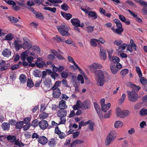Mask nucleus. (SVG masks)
<instances>
[{
	"mask_svg": "<svg viewBox=\"0 0 147 147\" xmlns=\"http://www.w3.org/2000/svg\"><path fill=\"white\" fill-rule=\"evenodd\" d=\"M106 71H102L101 70H98L95 71V75L96 80L98 85L102 86L105 82L104 74H106Z\"/></svg>",
	"mask_w": 147,
	"mask_h": 147,
	"instance_id": "obj_1",
	"label": "nucleus"
},
{
	"mask_svg": "<svg viewBox=\"0 0 147 147\" xmlns=\"http://www.w3.org/2000/svg\"><path fill=\"white\" fill-rule=\"evenodd\" d=\"M57 28L62 36H67L70 35L69 33L68 32L69 28L67 26L61 25L58 26Z\"/></svg>",
	"mask_w": 147,
	"mask_h": 147,
	"instance_id": "obj_2",
	"label": "nucleus"
},
{
	"mask_svg": "<svg viewBox=\"0 0 147 147\" xmlns=\"http://www.w3.org/2000/svg\"><path fill=\"white\" fill-rule=\"evenodd\" d=\"M7 140L12 143L14 142V144L19 146H24V144L20 142L19 139L16 140L15 136L9 135L6 137Z\"/></svg>",
	"mask_w": 147,
	"mask_h": 147,
	"instance_id": "obj_3",
	"label": "nucleus"
},
{
	"mask_svg": "<svg viewBox=\"0 0 147 147\" xmlns=\"http://www.w3.org/2000/svg\"><path fill=\"white\" fill-rule=\"evenodd\" d=\"M129 100L131 102H135L138 99V95L134 90L131 91H127Z\"/></svg>",
	"mask_w": 147,
	"mask_h": 147,
	"instance_id": "obj_4",
	"label": "nucleus"
},
{
	"mask_svg": "<svg viewBox=\"0 0 147 147\" xmlns=\"http://www.w3.org/2000/svg\"><path fill=\"white\" fill-rule=\"evenodd\" d=\"M105 99L102 98L100 101V103L101 106V110L102 111L106 112L110 107L111 105L110 103H108L105 105Z\"/></svg>",
	"mask_w": 147,
	"mask_h": 147,
	"instance_id": "obj_5",
	"label": "nucleus"
},
{
	"mask_svg": "<svg viewBox=\"0 0 147 147\" xmlns=\"http://www.w3.org/2000/svg\"><path fill=\"white\" fill-rule=\"evenodd\" d=\"M117 28L115 29L113 27L111 28V29L114 33L116 34H121V33L123 32V28L122 27V25L121 26H116Z\"/></svg>",
	"mask_w": 147,
	"mask_h": 147,
	"instance_id": "obj_6",
	"label": "nucleus"
},
{
	"mask_svg": "<svg viewBox=\"0 0 147 147\" xmlns=\"http://www.w3.org/2000/svg\"><path fill=\"white\" fill-rule=\"evenodd\" d=\"M38 142L41 144L44 145L47 143L48 139L45 136H40L38 138Z\"/></svg>",
	"mask_w": 147,
	"mask_h": 147,
	"instance_id": "obj_7",
	"label": "nucleus"
},
{
	"mask_svg": "<svg viewBox=\"0 0 147 147\" xmlns=\"http://www.w3.org/2000/svg\"><path fill=\"white\" fill-rule=\"evenodd\" d=\"M23 44H20L21 47L23 48L24 49H30L32 47V45L31 44L29 43L27 41H26L24 38H23Z\"/></svg>",
	"mask_w": 147,
	"mask_h": 147,
	"instance_id": "obj_8",
	"label": "nucleus"
},
{
	"mask_svg": "<svg viewBox=\"0 0 147 147\" xmlns=\"http://www.w3.org/2000/svg\"><path fill=\"white\" fill-rule=\"evenodd\" d=\"M89 67L90 69L92 70L93 69H101L102 67V66L99 64L95 63L90 65L89 66Z\"/></svg>",
	"mask_w": 147,
	"mask_h": 147,
	"instance_id": "obj_9",
	"label": "nucleus"
},
{
	"mask_svg": "<svg viewBox=\"0 0 147 147\" xmlns=\"http://www.w3.org/2000/svg\"><path fill=\"white\" fill-rule=\"evenodd\" d=\"M99 55L101 59L104 60H105L107 59L106 50L102 48H100Z\"/></svg>",
	"mask_w": 147,
	"mask_h": 147,
	"instance_id": "obj_10",
	"label": "nucleus"
},
{
	"mask_svg": "<svg viewBox=\"0 0 147 147\" xmlns=\"http://www.w3.org/2000/svg\"><path fill=\"white\" fill-rule=\"evenodd\" d=\"M38 125L41 129H44L47 127L48 123L47 121L42 120L39 123Z\"/></svg>",
	"mask_w": 147,
	"mask_h": 147,
	"instance_id": "obj_11",
	"label": "nucleus"
},
{
	"mask_svg": "<svg viewBox=\"0 0 147 147\" xmlns=\"http://www.w3.org/2000/svg\"><path fill=\"white\" fill-rule=\"evenodd\" d=\"M52 90H53V97L54 98H57L60 96L61 94V92L59 88H56V89Z\"/></svg>",
	"mask_w": 147,
	"mask_h": 147,
	"instance_id": "obj_12",
	"label": "nucleus"
},
{
	"mask_svg": "<svg viewBox=\"0 0 147 147\" xmlns=\"http://www.w3.org/2000/svg\"><path fill=\"white\" fill-rule=\"evenodd\" d=\"M72 25L74 26H80V22L76 18L72 19L70 20Z\"/></svg>",
	"mask_w": 147,
	"mask_h": 147,
	"instance_id": "obj_13",
	"label": "nucleus"
},
{
	"mask_svg": "<svg viewBox=\"0 0 147 147\" xmlns=\"http://www.w3.org/2000/svg\"><path fill=\"white\" fill-rule=\"evenodd\" d=\"M94 105L95 109L97 112L99 117L101 118L103 117V115L100 113V109L99 105L97 104L96 102H95L94 103Z\"/></svg>",
	"mask_w": 147,
	"mask_h": 147,
	"instance_id": "obj_14",
	"label": "nucleus"
},
{
	"mask_svg": "<svg viewBox=\"0 0 147 147\" xmlns=\"http://www.w3.org/2000/svg\"><path fill=\"white\" fill-rule=\"evenodd\" d=\"M67 112L66 111L63 109H60L57 112V114L59 117H64L66 116Z\"/></svg>",
	"mask_w": 147,
	"mask_h": 147,
	"instance_id": "obj_15",
	"label": "nucleus"
},
{
	"mask_svg": "<svg viewBox=\"0 0 147 147\" xmlns=\"http://www.w3.org/2000/svg\"><path fill=\"white\" fill-rule=\"evenodd\" d=\"M2 53L4 57H8L11 55V51L9 49H5L2 51Z\"/></svg>",
	"mask_w": 147,
	"mask_h": 147,
	"instance_id": "obj_16",
	"label": "nucleus"
},
{
	"mask_svg": "<svg viewBox=\"0 0 147 147\" xmlns=\"http://www.w3.org/2000/svg\"><path fill=\"white\" fill-rule=\"evenodd\" d=\"M90 105V102L88 100H86L84 101L83 102H81L82 107L81 108L83 109H88L89 108Z\"/></svg>",
	"mask_w": 147,
	"mask_h": 147,
	"instance_id": "obj_17",
	"label": "nucleus"
},
{
	"mask_svg": "<svg viewBox=\"0 0 147 147\" xmlns=\"http://www.w3.org/2000/svg\"><path fill=\"white\" fill-rule=\"evenodd\" d=\"M109 60L112 63H116L120 61V59L118 57L115 56H113L109 58Z\"/></svg>",
	"mask_w": 147,
	"mask_h": 147,
	"instance_id": "obj_18",
	"label": "nucleus"
},
{
	"mask_svg": "<svg viewBox=\"0 0 147 147\" xmlns=\"http://www.w3.org/2000/svg\"><path fill=\"white\" fill-rule=\"evenodd\" d=\"M44 84L45 86L48 88H49L52 85L51 80L49 79H45Z\"/></svg>",
	"mask_w": 147,
	"mask_h": 147,
	"instance_id": "obj_19",
	"label": "nucleus"
},
{
	"mask_svg": "<svg viewBox=\"0 0 147 147\" xmlns=\"http://www.w3.org/2000/svg\"><path fill=\"white\" fill-rule=\"evenodd\" d=\"M88 15L89 17H91L93 20H95L98 17L97 14L94 11H89Z\"/></svg>",
	"mask_w": 147,
	"mask_h": 147,
	"instance_id": "obj_20",
	"label": "nucleus"
},
{
	"mask_svg": "<svg viewBox=\"0 0 147 147\" xmlns=\"http://www.w3.org/2000/svg\"><path fill=\"white\" fill-rule=\"evenodd\" d=\"M59 108L61 109H64L67 108V106L66 104V102L63 100H62L59 102Z\"/></svg>",
	"mask_w": 147,
	"mask_h": 147,
	"instance_id": "obj_21",
	"label": "nucleus"
},
{
	"mask_svg": "<svg viewBox=\"0 0 147 147\" xmlns=\"http://www.w3.org/2000/svg\"><path fill=\"white\" fill-rule=\"evenodd\" d=\"M61 15L66 19L67 20H69L72 18V16L71 14L69 13H66L64 12L61 11Z\"/></svg>",
	"mask_w": 147,
	"mask_h": 147,
	"instance_id": "obj_22",
	"label": "nucleus"
},
{
	"mask_svg": "<svg viewBox=\"0 0 147 147\" xmlns=\"http://www.w3.org/2000/svg\"><path fill=\"white\" fill-rule=\"evenodd\" d=\"M115 139L111 137L110 136H109L108 135L107 136L106 141H105V144L107 146L109 145Z\"/></svg>",
	"mask_w": 147,
	"mask_h": 147,
	"instance_id": "obj_23",
	"label": "nucleus"
},
{
	"mask_svg": "<svg viewBox=\"0 0 147 147\" xmlns=\"http://www.w3.org/2000/svg\"><path fill=\"white\" fill-rule=\"evenodd\" d=\"M48 142V144L50 146H55L57 144L56 139L54 138L51 139Z\"/></svg>",
	"mask_w": 147,
	"mask_h": 147,
	"instance_id": "obj_24",
	"label": "nucleus"
},
{
	"mask_svg": "<svg viewBox=\"0 0 147 147\" xmlns=\"http://www.w3.org/2000/svg\"><path fill=\"white\" fill-rule=\"evenodd\" d=\"M28 53L29 51L28 50H26L22 53L20 56V58L22 60H25L26 58L28 56Z\"/></svg>",
	"mask_w": 147,
	"mask_h": 147,
	"instance_id": "obj_25",
	"label": "nucleus"
},
{
	"mask_svg": "<svg viewBox=\"0 0 147 147\" xmlns=\"http://www.w3.org/2000/svg\"><path fill=\"white\" fill-rule=\"evenodd\" d=\"M90 43L92 46L95 47L97 46V44L98 43V40L96 39H90Z\"/></svg>",
	"mask_w": 147,
	"mask_h": 147,
	"instance_id": "obj_26",
	"label": "nucleus"
},
{
	"mask_svg": "<svg viewBox=\"0 0 147 147\" xmlns=\"http://www.w3.org/2000/svg\"><path fill=\"white\" fill-rule=\"evenodd\" d=\"M2 128L4 130H7L9 129L10 124L7 122H4L2 124Z\"/></svg>",
	"mask_w": 147,
	"mask_h": 147,
	"instance_id": "obj_27",
	"label": "nucleus"
},
{
	"mask_svg": "<svg viewBox=\"0 0 147 147\" xmlns=\"http://www.w3.org/2000/svg\"><path fill=\"white\" fill-rule=\"evenodd\" d=\"M116 114L117 116L121 118H122L123 117V111L119 107L117 108L116 109Z\"/></svg>",
	"mask_w": 147,
	"mask_h": 147,
	"instance_id": "obj_28",
	"label": "nucleus"
},
{
	"mask_svg": "<svg viewBox=\"0 0 147 147\" xmlns=\"http://www.w3.org/2000/svg\"><path fill=\"white\" fill-rule=\"evenodd\" d=\"M81 102L80 100H78L76 104L73 106V108L74 110H77L80 108H81Z\"/></svg>",
	"mask_w": 147,
	"mask_h": 147,
	"instance_id": "obj_29",
	"label": "nucleus"
},
{
	"mask_svg": "<svg viewBox=\"0 0 147 147\" xmlns=\"http://www.w3.org/2000/svg\"><path fill=\"white\" fill-rule=\"evenodd\" d=\"M123 125V123L121 121H116L114 124V127L116 128L121 127Z\"/></svg>",
	"mask_w": 147,
	"mask_h": 147,
	"instance_id": "obj_30",
	"label": "nucleus"
},
{
	"mask_svg": "<svg viewBox=\"0 0 147 147\" xmlns=\"http://www.w3.org/2000/svg\"><path fill=\"white\" fill-rule=\"evenodd\" d=\"M19 79L20 82L22 83H25L26 81L27 78L25 75L22 74L20 76Z\"/></svg>",
	"mask_w": 147,
	"mask_h": 147,
	"instance_id": "obj_31",
	"label": "nucleus"
},
{
	"mask_svg": "<svg viewBox=\"0 0 147 147\" xmlns=\"http://www.w3.org/2000/svg\"><path fill=\"white\" fill-rule=\"evenodd\" d=\"M13 37L14 36L12 34L9 33L5 36V40L10 41L13 38Z\"/></svg>",
	"mask_w": 147,
	"mask_h": 147,
	"instance_id": "obj_32",
	"label": "nucleus"
},
{
	"mask_svg": "<svg viewBox=\"0 0 147 147\" xmlns=\"http://www.w3.org/2000/svg\"><path fill=\"white\" fill-rule=\"evenodd\" d=\"M34 86V84L31 79H28L27 82V86L30 88Z\"/></svg>",
	"mask_w": 147,
	"mask_h": 147,
	"instance_id": "obj_33",
	"label": "nucleus"
},
{
	"mask_svg": "<svg viewBox=\"0 0 147 147\" xmlns=\"http://www.w3.org/2000/svg\"><path fill=\"white\" fill-rule=\"evenodd\" d=\"M45 10H48L49 11L55 13L56 11V8L55 7H45L44 8Z\"/></svg>",
	"mask_w": 147,
	"mask_h": 147,
	"instance_id": "obj_34",
	"label": "nucleus"
},
{
	"mask_svg": "<svg viewBox=\"0 0 147 147\" xmlns=\"http://www.w3.org/2000/svg\"><path fill=\"white\" fill-rule=\"evenodd\" d=\"M9 20L12 23H15L18 22V20L16 18H14L11 16L8 17Z\"/></svg>",
	"mask_w": 147,
	"mask_h": 147,
	"instance_id": "obj_35",
	"label": "nucleus"
},
{
	"mask_svg": "<svg viewBox=\"0 0 147 147\" xmlns=\"http://www.w3.org/2000/svg\"><path fill=\"white\" fill-rule=\"evenodd\" d=\"M5 61H3L0 63V66L1 67V71H3L7 68V67L5 66Z\"/></svg>",
	"mask_w": 147,
	"mask_h": 147,
	"instance_id": "obj_36",
	"label": "nucleus"
},
{
	"mask_svg": "<svg viewBox=\"0 0 147 147\" xmlns=\"http://www.w3.org/2000/svg\"><path fill=\"white\" fill-rule=\"evenodd\" d=\"M139 114L142 116L147 115V109H142L139 111Z\"/></svg>",
	"mask_w": 147,
	"mask_h": 147,
	"instance_id": "obj_37",
	"label": "nucleus"
},
{
	"mask_svg": "<svg viewBox=\"0 0 147 147\" xmlns=\"http://www.w3.org/2000/svg\"><path fill=\"white\" fill-rule=\"evenodd\" d=\"M23 125V122L20 121L18 122L16 124V128L17 129H20L22 127Z\"/></svg>",
	"mask_w": 147,
	"mask_h": 147,
	"instance_id": "obj_38",
	"label": "nucleus"
},
{
	"mask_svg": "<svg viewBox=\"0 0 147 147\" xmlns=\"http://www.w3.org/2000/svg\"><path fill=\"white\" fill-rule=\"evenodd\" d=\"M61 82L60 81H57L55 83L54 85L51 88V89H55L58 88L59 87L60 85Z\"/></svg>",
	"mask_w": 147,
	"mask_h": 147,
	"instance_id": "obj_39",
	"label": "nucleus"
},
{
	"mask_svg": "<svg viewBox=\"0 0 147 147\" xmlns=\"http://www.w3.org/2000/svg\"><path fill=\"white\" fill-rule=\"evenodd\" d=\"M128 69H125L121 70L120 72V74L122 75V77L123 78L128 73Z\"/></svg>",
	"mask_w": 147,
	"mask_h": 147,
	"instance_id": "obj_40",
	"label": "nucleus"
},
{
	"mask_svg": "<svg viewBox=\"0 0 147 147\" xmlns=\"http://www.w3.org/2000/svg\"><path fill=\"white\" fill-rule=\"evenodd\" d=\"M110 69L112 73L114 74H116L118 71V69L115 68V65H113L110 66Z\"/></svg>",
	"mask_w": 147,
	"mask_h": 147,
	"instance_id": "obj_41",
	"label": "nucleus"
},
{
	"mask_svg": "<svg viewBox=\"0 0 147 147\" xmlns=\"http://www.w3.org/2000/svg\"><path fill=\"white\" fill-rule=\"evenodd\" d=\"M14 45L16 50L17 51H19L20 47H21V46L20 45L18 41L16 40L14 42Z\"/></svg>",
	"mask_w": 147,
	"mask_h": 147,
	"instance_id": "obj_42",
	"label": "nucleus"
},
{
	"mask_svg": "<svg viewBox=\"0 0 147 147\" xmlns=\"http://www.w3.org/2000/svg\"><path fill=\"white\" fill-rule=\"evenodd\" d=\"M108 135H109V136H110L114 139H115L116 137L117 134L115 131L114 130H112L111 131Z\"/></svg>",
	"mask_w": 147,
	"mask_h": 147,
	"instance_id": "obj_43",
	"label": "nucleus"
},
{
	"mask_svg": "<svg viewBox=\"0 0 147 147\" xmlns=\"http://www.w3.org/2000/svg\"><path fill=\"white\" fill-rule=\"evenodd\" d=\"M32 49L37 54H39L40 53V48L36 45L34 46Z\"/></svg>",
	"mask_w": 147,
	"mask_h": 147,
	"instance_id": "obj_44",
	"label": "nucleus"
},
{
	"mask_svg": "<svg viewBox=\"0 0 147 147\" xmlns=\"http://www.w3.org/2000/svg\"><path fill=\"white\" fill-rule=\"evenodd\" d=\"M12 8L14 11H17L20 10L21 9V7L17 5L16 3H15V4L12 6Z\"/></svg>",
	"mask_w": 147,
	"mask_h": 147,
	"instance_id": "obj_45",
	"label": "nucleus"
},
{
	"mask_svg": "<svg viewBox=\"0 0 147 147\" xmlns=\"http://www.w3.org/2000/svg\"><path fill=\"white\" fill-rule=\"evenodd\" d=\"M129 45L132 46V47H133V49L135 50V51L136 50V44L134 43V41L133 40L131 39L130 40V42Z\"/></svg>",
	"mask_w": 147,
	"mask_h": 147,
	"instance_id": "obj_46",
	"label": "nucleus"
},
{
	"mask_svg": "<svg viewBox=\"0 0 147 147\" xmlns=\"http://www.w3.org/2000/svg\"><path fill=\"white\" fill-rule=\"evenodd\" d=\"M48 114L45 112L43 113L40 115L39 116L41 119H45L48 117Z\"/></svg>",
	"mask_w": 147,
	"mask_h": 147,
	"instance_id": "obj_47",
	"label": "nucleus"
},
{
	"mask_svg": "<svg viewBox=\"0 0 147 147\" xmlns=\"http://www.w3.org/2000/svg\"><path fill=\"white\" fill-rule=\"evenodd\" d=\"M36 65L39 67H42L46 65L45 62L44 61H41L36 63Z\"/></svg>",
	"mask_w": 147,
	"mask_h": 147,
	"instance_id": "obj_48",
	"label": "nucleus"
},
{
	"mask_svg": "<svg viewBox=\"0 0 147 147\" xmlns=\"http://www.w3.org/2000/svg\"><path fill=\"white\" fill-rule=\"evenodd\" d=\"M50 76L52 79L55 80L56 78L59 77V75L56 72H54L53 73H52V74L50 75Z\"/></svg>",
	"mask_w": 147,
	"mask_h": 147,
	"instance_id": "obj_49",
	"label": "nucleus"
},
{
	"mask_svg": "<svg viewBox=\"0 0 147 147\" xmlns=\"http://www.w3.org/2000/svg\"><path fill=\"white\" fill-rule=\"evenodd\" d=\"M61 75L62 78L66 79L68 77L69 74L67 72L63 71L61 73Z\"/></svg>",
	"mask_w": 147,
	"mask_h": 147,
	"instance_id": "obj_50",
	"label": "nucleus"
},
{
	"mask_svg": "<svg viewBox=\"0 0 147 147\" xmlns=\"http://www.w3.org/2000/svg\"><path fill=\"white\" fill-rule=\"evenodd\" d=\"M123 43L122 41L121 40H116L113 42V43L117 46H119Z\"/></svg>",
	"mask_w": 147,
	"mask_h": 147,
	"instance_id": "obj_51",
	"label": "nucleus"
},
{
	"mask_svg": "<svg viewBox=\"0 0 147 147\" xmlns=\"http://www.w3.org/2000/svg\"><path fill=\"white\" fill-rule=\"evenodd\" d=\"M136 70L139 77L141 78L142 77V74L140 67H136Z\"/></svg>",
	"mask_w": 147,
	"mask_h": 147,
	"instance_id": "obj_52",
	"label": "nucleus"
},
{
	"mask_svg": "<svg viewBox=\"0 0 147 147\" xmlns=\"http://www.w3.org/2000/svg\"><path fill=\"white\" fill-rule=\"evenodd\" d=\"M127 44L125 43L121 44L119 47L118 49H120L121 50H124L125 49L126 47H127Z\"/></svg>",
	"mask_w": 147,
	"mask_h": 147,
	"instance_id": "obj_53",
	"label": "nucleus"
},
{
	"mask_svg": "<svg viewBox=\"0 0 147 147\" xmlns=\"http://www.w3.org/2000/svg\"><path fill=\"white\" fill-rule=\"evenodd\" d=\"M94 27L93 26H88L86 28V30L89 33H92L94 30Z\"/></svg>",
	"mask_w": 147,
	"mask_h": 147,
	"instance_id": "obj_54",
	"label": "nucleus"
},
{
	"mask_svg": "<svg viewBox=\"0 0 147 147\" xmlns=\"http://www.w3.org/2000/svg\"><path fill=\"white\" fill-rule=\"evenodd\" d=\"M90 121L91 120H89L86 122H84L83 121H82L79 123V124H80L81 126H83L88 125L90 123Z\"/></svg>",
	"mask_w": 147,
	"mask_h": 147,
	"instance_id": "obj_55",
	"label": "nucleus"
},
{
	"mask_svg": "<svg viewBox=\"0 0 147 147\" xmlns=\"http://www.w3.org/2000/svg\"><path fill=\"white\" fill-rule=\"evenodd\" d=\"M129 114V112L128 110H125L124 111H123V115L122 116L123 117H122L123 118H124L125 117L128 116Z\"/></svg>",
	"mask_w": 147,
	"mask_h": 147,
	"instance_id": "obj_56",
	"label": "nucleus"
},
{
	"mask_svg": "<svg viewBox=\"0 0 147 147\" xmlns=\"http://www.w3.org/2000/svg\"><path fill=\"white\" fill-rule=\"evenodd\" d=\"M35 15L37 18L42 20L43 19L44 17L41 13H36Z\"/></svg>",
	"mask_w": 147,
	"mask_h": 147,
	"instance_id": "obj_57",
	"label": "nucleus"
},
{
	"mask_svg": "<svg viewBox=\"0 0 147 147\" xmlns=\"http://www.w3.org/2000/svg\"><path fill=\"white\" fill-rule=\"evenodd\" d=\"M141 77L140 80V81L141 83L144 85L147 84V80L145 79L144 77Z\"/></svg>",
	"mask_w": 147,
	"mask_h": 147,
	"instance_id": "obj_58",
	"label": "nucleus"
},
{
	"mask_svg": "<svg viewBox=\"0 0 147 147\" xmlns=\"http://www.w3.org/2000/svg\"><path fill=\"white\" fill-rule=\"evenodd\" d=\"M125 97V94L124 93L123 94L121 98L119 99V103L120 104H121L123 102Z\"/></svg>",
	"mask_w": 147,
	"mask_h": 147,
	"instance_id": "obj_59",
	"label": "nucleus"
},
{
	"mask_svg": "<svg viewBox=\"0 0 147 147\" xmlns=\"http://www.w3.org/2000/svg\"><path fill=\"white\" fill-rule=\"evenodd\" d=\"M83 142L82 141L78 140H74L73 142L71 144V146H73L74 145L78 144H80L82 143Z\"/></svg>",
	"mask_w": 147,
	"mask_h": 147,
	"instance_id": "obj_60",
	"label": "nucleus"
},
{
	"mask_svg": "<svg viewBox=\"0 0 147 147\" xmlns=\"http://www.w3.org/2000/svg\"><path fill=\"white\" fill-rule=\"evenodd\" d=\"M77 78L78 81H81V83L82 84L84 83V79L82 75L80 74L78 75Z\"/></svg>",
	"mask_w": 147,
	"mask_h": 147,
	"instance_id": "obj_61",
	"label": "nucleus"
},
{
	"mask_svg": "<svg viewBox=\"0 0 147 147\" xmlns=\"http://www.w3.org/2000/svg\"><path fill=\"white\" fill-rule=\"evenodd\" d=\"M55 38L58 42H64L65 41L64 38H62L61 37L57 35L55 36Z\"/></svg>",
	"mask_w": 147,
	"mask_h": 147,
	"instance_id": "obj_62",
	"label": "nucleus"
},
{
	"mask_svg": "<svg viewBox=\"0 0 147 147\" xmlns=\"http://www.w3.org/2000/svg\"><path fill=\"white\" fill-rule=\"evenodd\" d=\"M90 123L88 124L89 125V129L91 131H93L94 130V127L95 125L94 123L92 122L91 120Z\"/></svg>",
	"mask_w": 147,
	"mask_h": 147,
	"instance_id": "obj_63",
	"label": "nucleus"
},
{
	"mask_svg": "<svg viewBox=\"0 0 147 147\" xmlns=\"http://www.w3.org/2000/svg\"><path fill=\"white\" fill-rule=\"evenodd\" d=\"M61 7L63 10L66 11L68 9V6L67 4L64 3L61 5Z\"/></svg>",
	"mask_w": 147,
	"mask_h": 147,
	"instance_id": "obj_64",
	"label": "nucleus"
}]
</instances>
